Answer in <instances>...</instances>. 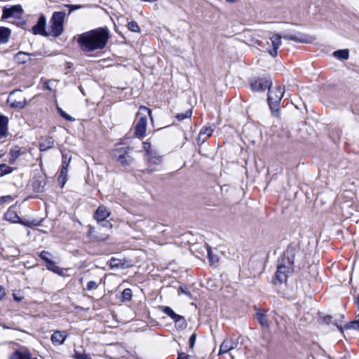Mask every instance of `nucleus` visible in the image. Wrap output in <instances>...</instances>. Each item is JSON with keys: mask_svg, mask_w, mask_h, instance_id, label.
Masks as SVG:
<instances>
[{"mask_svg": "<svg viewBox=\"0 0 359 359\" xmlns=\"http://www.w3.org/2000/svg\"><path fill=\"white\" fill-rule=\"evenodd\" d=\"M54 145V140L52 137H48L42 140L40 143L39 149L41 151H46L52 148Z\"/></svg>", "mask_w": 359, "mask_h": 359, "instance_id": "aec40b11", "label": "nucleus"}, {"mask_svg": "<svg viewBox=\"0 0 359 359\" xmlns=\"http://www.w3.org/2000/svg\"><path fill=\"white\" fill-rule=\"evenodd\" d=\"M128 29L134 32H140V29L139 25L136 22L131 21L128 24Z\"/></svg>", "mask_w": 359, "mask_h": 359, "instance_id": "2f4dec72", "label": "nucleus"}, {"mask_svg": "<svg viewBox=\"0 0 359 359\" xmlns=\"http://www.w3.org/2000/svg\"><path fill=\"white\" fill-rule=\"evenodd\" d=\"M11 172V168L6 164L0 165V177L3 176L5 174L10 173Z\"/></svg>", "mask_w": 359, "mask_h": 359, "instance_id": "473e14b6", "label": "nucleus"}, {"mask_svg": "<svg viewBox=\"0 0 359 359\" xmlns=\"http://www.w3.org/2000/svg\"><path fill=\"white\" fill-rule=\"evenodd\" d=\"M333 55L339 60H347L349 56L348 50L346 49L336 50Z\"/></svg>", "mask_w": 359, "mask_h": 359, "instance_id": "393cba45", "label": "nucleus"}, {"mask_svg": "<svg viewBox=\"0 0 359 359\" xmlns=\"http://www.w3.org/2000/svg\"><path fill=\"white\" fill-rule=\"evenodd\" d=\"M143 149L147 152V156H149V160L152 161L154 158L153 154L151 151V144L149 142H143Z\"/></svg>", "mask_w": 359, "mask_h": 359, "instance_id": "c756f323", "label": "nucleus"}, {"mask_svg": "<svg viewBox=\"0 0 359 359\" xmlns=\"http://www.w3.org/2000/svg\"><path fill=\"white\" fill-rule=\"evenodd\" d=\"M18 223H20L25 226H29L31 225V223L30 222H24V221H22L21 219H20V222H18Z\"/></svg>", "mask_w": 359, "mask_h": 359, "instance_id": "09e8293b", "label": "nucleus"}, {"mask_svg": "<svg viewBox=\"0 0 359 359\" xmlns=\"http://www.w3.org/2000/svg\"><path fill=\"white\" fill-rule=\"evenodd\" d=\"M11 31L9 29L0 27V43H6L10 36Z\"/></svg>", "mask_w": 359, "mask_h": 359, "instance_id": "4be33fe9", "label": "nucleus"}, {"mask_svg": "<svg viewBox=\"0 0 359 359\" xmlns=\"http://www.w3.org/2000/svg\"><path fill=\"white\" fill-rule=\"evenodd\" d=\"M109 39V32L106 28H98L81 34L78 43L86 52L102 49Z\"/></svg>", "mask_w": 359, "mask_h": 359, "instance_id": "f257e3e1", "label": "nucleus"}, {"mask_svg": "<svg viewBox=\"0 0 359 359\" xmlns=\"http://www.w3.org/2000/svg\"><path fill=\"white\" fill-rule=\"evenodd\" d=\"M14 299L17 302H20L22 299V297H18L15 294H13Z\"/></svg>", "mask_w": 359, "mask_h": 359, "instance_id": "8fccbe9b", "label": "nucleus"}, {"mask_svg": "<svg viewBox=\"0 0 359 359\" xmlns=\"http://www.w3.org/2000/svg\"><path fill=\"white\" fill-rule=\"evenodd\" d=\"M66 14L64 11L54 12L50 20L48 36L58 37L64 31V22Z\"/></svg>", "mask_w": 359, "mask_h": 359, "instance_id": "f03ea898", "label": "nucleus"}, {"mask_svg": "<svg viewBox=\"0 0 359 359\" xmlns=\"http://www.w3.org/2000/svg\"><path fill=\"white\" fill-rule=\"evenodd\" d=\"M213 130H214V129L210 126L203 127L201 129V130L200 131V133L198 135V143L205 142L206 139L210 137L212 135Z\"/></svg>", "mask_w": 359, "mask_h": 359, "instance_id": "f3484780", "label": "nucleus"}, {"mask_svg": "<svg viewBox=\"0 0 359 359\" xmlns=\"http://www.w3.org/2000/svg\"><path fill=\"white\" fill-rule=\"evenodd\" d=\"M47 269L55 273H57L60 276H62L64 274V270L62 268L56 266L53 262H50Z\"/></svg>", "mask_w": 359, "mask_h": 359, "instance_id": "bb28decb", "label": "nucleus"}, {"mask_svg": "<svg viewBox=\"0 0 359 359\" xmlns=\"http://www.w3.org/2000/svg\"><path fill=\"white\" fill-rule=\"evenodd\" d=\"M148 114L152 121L151 111L146 107H140L137 116L140 118L135 126V135L139 137H142L145 135L147 120L146 115Z\"/></svg>", "mask_w": 359, "mask_h": 359, "instance_id": "20e7f679", "label": "nucleus"}, {"mask_svg": "<svg viewBox=\"0 0 359 359\" xmlns=\"http://www.w3.org/2000/svg\"><path fill=\"white\" fill-rule=\"evenodd\" d=\"M350 327L359 330V312L355 318V320L351 323Z\"/></svg>", "mask_w": 359, "mask_h": 359, "instance_id": "4c0bfd02", "label": "nucleus"}, {"mask_svg": "<svg viewBox=\"0 0 359 359\" xmlns=\"http://www.w3.org/2000/svg\"><path fill=\"white\" fill-rule=\"evenodd\" d=\"M196 341V334H192L189 338V348L191 349H193L195 345Z\"/></svg>", "mask_w": 359, "mask_h": 359, "instance_id": "a19ab883", "label": "nucleus"}, {"mask_svg": "<svg viewBox=\"0 0 359 359\" xmlns=\"http://www.w3.org/2000/svg\"><path fill=\"white\" fill-rule=\"evenodd\" d=\"M208 257H209V259H210V262L212 263V264H214L215 262H216L217 260V259H215L212 255V252L210 249H208Z\"/></svg>", "mask_w": 359, "mask_h": 359, "instance_id": "49530a36", "label": "nucleus"}, {"mask_svg": "<svg viewBox=\"0 0 359 359\" xmlns=\"http://www.w3.org/2000/svg\"><path fill=\"white\" fill-rule=\"evenodd\" d=\"M8 118L0 114V137L6 136L8 132Z\"/></svg>", "mask_w": 359, "mask_h": 359, "instance_id": "a211bd4d", "label": "nucleus"}, {"mask_svg": "<svg viewBox=\"0 0 359 359\" xmlns=\"http://www.w3.org/2000/svg\"><path fill=\"white\" fill-rule=\"evenodd\" d=\"M161 310L164 313H165L166 315L170 316L173 320L177 319L180 316V315L175 313V311L171 308H170L168 306H161Z\"/></svg>", "mask_w": 359, "mask_h": 359, "instance_id": "a878e982", "label": "nucleus"}, {"mask_svg": "<svg viewBox=\"0 0 359 359\" xmlns=\"http://www.w3.org/2000/svg\"><path fill=\"white\" fill-rule=\"evenodd\" d=\"M4 219L6 221L13 223H18V222H20V219L18 214L12 209H8V211L5 213Z\"/></svg>", "mask_w": 359, "mask_h": 359, "instance_id": "6ab92c4d", "label": "nucleus"}, {"mask_svg": "<svg viewBox=\"0 0 359 359\" xmlns=\"http://www.w3.org/2000/svg\"><path fill=\"white\" fill-rule=\"evenodd\" d=\"M46 18L44 15L41 14L38 20L37 23L32 27V32L34 34H41L48 36V32L46 31Z\"/></svg>", "mask_w": 359, "mask_h": 359, "instance_id": "1a4fd4ad", "label": "nucleus"}, {"mask_svg": "<svg viewBox=\"0 0 359 359\" xmlns=\"http://www.w3.org/2000/svg\"><path fill=\"white\" fill-rule=\"evenodd\" d=\"M256 318L262 327H267L269 326L267 319L263 313H257Z\"/></svg>", "mask_w": 359, "mask_h": 359, "instance_id": "c85d7f7f", "label": "nucleus"}, {"mask_svg": "<svg viewBox=\"0 0 359 359\" xmlns=\"http://www.w3.org/2000/svg\"><path fill=\"white\" fill-rule=\"evenodd\" d=\"M48 255L49 253L48 252L43 251L41 252L40 257L49 264L52 261L48 258Z\"/></svg>", "mask_w": 359, "mask_h": 359, "instance_id": "ea45409f", "label": "nucleus"}, {"mask_svg": "<svg viewBox=\"0 0 359 359\" xmlns=\"http://www.w3.org/2000/svg\"><path fill=\"white\" fill-rule=\"evenodd\" d=\"M238 345V342L232 339H226L220 346L219 355H222L233 350Z\"/></svg>", "mask_w": 359, "mask_h": 359, "instance_id": "f8f14e48", "label": "nucleus"}, {"mask_svg": "<svg viewBox=\"0 0 359 359\" xmlns=\"http://www.w3.org/2000/svg\"><path fill=\"white\" fill-rule=\"evenodd\" d=\"M231 357L232 359H236L235 358L236 356L233 354H232V353H231Z\"/></svg>", "mask_w": 359, "mask_h": 359, "instance_id": "603ef678", "label": "nucleus"}, {"mask_svg": "<svg viewBox=\"0 0 359 359\" xmlns=\"http://www.w3.org/2000/svg\"><path fill=\"white\" fill-rule=\"evenodd\" d=\"M175 325L180 328V329H184L187 327V322L184 319V318L182 316H180L177 319L175 320Z\"/></svg>", "mask_w": 359, "mask_h": 359, "instance_id": "cd10ccee", "label": "nucleus"}, {"mask_svg": "<svg viewBox=\"0 0 359 359\" xmlns=\"http://www.w3.org/2000/svg\"><path fill=\"white\" fill-rule=\"evenodd\" d=\"M5 296V290L0 285V300Z\"/></svg>", "mask_w": 359, "mask_h": 359, "instance_id": "de8ad7c7", "label": "nucleus"}, {"mask_svg": "<svg viewBox=\"0 0 359 359\" xmlns=\"http://www.w3.org/2000/svg\"><path fill=\"white\" fill-rule=\"evenodd\" d=\"M22 154L20 149H12L10 151L11 161H15Z\"/></svg>", "mask_w": 359, "mask_h": 359, "instance_id": "7c9ffc66", "label": "nucleus"}, {"mask_svg": "<svg viewBox=\"0 0 359 359\" xmlns=\"http://www.w3.org/2000/svg\"><path fill=\"white\" fill-rule=\"evenodd\" d=\"M123 299L125 301L130 300L132 297V291L130 289H125L122 292Z\"/></svg>", "mask_w": 359, "mask_h": 359, "instance_id": "f704fd0d", "label": "nucleus"}, {"mask_svg": "<svg viewBox=\"0 0 359 359\" xmlns=\"http://www.w3.org/2000/svg\"><path fill=\"white\" fill-rule=\"evenodd\" d=\"M8 102L11 107L18 109H21L27 104L26 98L20 90L13 91L8 97Z\"/></svg>", "mask_w": 359, "mask_h": 359, "instance_id": "39448f33", "label": "nucleus"}, {"mask_svg": "<svg viewBox=\"0 0 359 359\" xmlns=\"http://www.w3.org/2000/svg\"><path fill=\"white\" fill-rule=\"evenodd\" d=\"M10 359H36L31 358L30 354L27 351H15L10 357Z\"/></svg>", "mask_w": 359, "mask_h": 359, "instance_id": "412c9836", "label": "nucleus"}, {"mask_svg": "<svg viewBox=\"0 0 359 359\" xmlns=\"http://www.w3.org/2000/svg\"><path fill=\"white\" fill-rule=\"evenodd\" d=\"M177 359H194L192 356L186 354L185 353H180Z\"/></svg>", "mask_w": 359, "mask_h": 359, "instance_id": "c03bdc74", "label": "nucleus"}, {"mask_svg": "<svg viewBox=\"0 0 359 359\" xmlns=\"http://www.w3.org/2000/svg\"><path fill=\"white\" fill-rule=\"evenodd\" d=\"M75 359H91L90 357L86 353H80L76 352L74 355Z\"/></svg>", "mask_w": 359, "mask_h": 359, "instance_id": "58836bf2", "label": "nucleus"}, {"mask_svg": "<svg viewBox=\"0 0 359 359\" xmlns=\"http://www.w3.org/2000/svg\"><path fill=\"white\" fill-rule=\"evenodd\" d=\"M12 198L10 196H6L0 198V205H1L4 202H7L8 201H11Z\"/></svg>", "mask_w": 359, "mask_h": 359, "instance_id": "a18cd8bd", "label": "nucleus"}, {"mask_svg": "<svg viewBox=\"0 0 359 359\" xmlns=\"http://www.w3.org/2000/svg\"><path fill=\"white\" fill-rule=\"evenodd\" d=\"M66 158V156H63L62 167L58 179L60 183H61V187H64L67 180V167L69 165L70 159H68L67 161Z\"/></svg>", "mask_w": 359, "mask_h": 359, "instance_id": "4468645a", "label": "nucleus"}, {"mask_svg": "<svg viewBox=\"0 0 359 359\" xmlns=\"http://www.w3.org/2000/svg\"><path fill=\"white\" fill-rule=\"evenodd\" d=\"M110 211L107 207L103 205H100L94 214V218L100 224V222H104L107 218L110 216Z\"/></svg>", "mask_w": 359, "mask_h": 359, "instance_id": "9b49d317", "label": "nucleus"}, {"mask_svg": "<svg viewBox=\"0 0 359 359\" xmlns=\"http://www.w3.org/2000/svg\"><path fill=\"white\" fill-rule=\"evenodd\" d=\"M64 6L69 8V14H70L72 11H74L75 10H78V9H80V8H82L84 7V6H82V5H71V4H65Z\"/></svg>", "mask_w": 359, "mask_h": 359, "instance_id": "e433bc0d", "label": "nucleus"}, {"mask_svg": "<svg viewBox=\"0 0 359 359\" xmlns=\"http://www.w3.org/2000/svg\"><path fill=\"white\" fill-rule=\"evenodd\" d=\"M282 36L275 34L269 38V41L267 42V51L273 57L278 55V49L282 44Z\"/></svg>", "mask_w": 359, "mask_h": 359, "instance_id": "0eeeda50", "label": "nucleus"}, {"mask_svg": "<svg viewBox=\"0 0 359 359\" xmlns=\"http://www.w3.org/2000/svg\"><path fill=\"white\" fill-rule=\"evenodd\" d=\"M191 114L192 111L191 110H187L185 113L178 114L176 117L179 121H182L187 118L191 117Z\"/></svg>", "mask_w": 359, "mask_h": 359, "instance_id": "72a5a7b5", "label": "nucleus"}, {"mask_svg": "<svg viewBox=\"0 0 359 359\" xmlns=\"http://www.w3.org/2000/svg\"><path fill=\"white\" fill-rule=\"evenodd\" d=\"M67 337V334L65 331H55L51 336V341L55 345L62 344Z\"/></svg>", "mask_w": 359, "mask_h": 359, "instance_id": "2eb2a0df", "label": "nucleus"}, {"mask_svg": "<svg viewBox=\"0 0 359 359\" xmlns=\"http://www.w3.org/2000/svg\"><path fill=\"white\" fill-rule=\"evenodd\" d=\"M271 85V81L267 79H258L251 83V87L255 91L264 90L266 88H269Z\"/></svg>", "mask_w": 359, "mask_h": 359, "instance_id": "9d476101", "label": "nucleus"}, {"mask_svg": "<svg viewBox=\"0 0 359 359\" xmlns=\"http://www.w3.org/2000/svg\"><path fill=\"white\" fill-rule=\"evenodd\" d=\"M283 88L279 86L276 90H269L268 102L271 107L273 104L278 103L283 96Z\"/></svg>", "mask_w": 359, "mask_h": 359, "instance_id": "6e6552de", "label": "nucleus"}, {"mask_svg": "<svg viewBox=\"0 0 359 359\" xmlns=\"http://www.w3.org/2000/svg\"><path fill=\"white\" fill-rule=\"evenodd\" d=\"M288 269L284 265L278 266L275 274V283H282L287 280Z\"/></svg>", "mask_w": 359, "mask_h": 359, "instance_id": "ddd939ff", "label": "nucleus"}, {"mask_svg": "<svg viewBox=\"0 0 359 359\" xmlns=\"http://www.w3.org/2000/svg\"><path fill=\"white\" fill-rule=\"evenodd\" d=\"M178 294H186L187 296H188V297H189V299H191V295L190 292H188V291H187V290H186L183 287H182V286H181V287L179 288V290H178Z\"/></svg>", "mask_w": 359, "mask_h": 359, "instance_id": "37998d69", "label": "nucleus"}, {"mask_svg": "<svg viewBox=\"0 0 359 359\" xmlns=\"http://www.w3.org/2000/svg\"><path fill=\"white\" fill-rule=\"evenodd\" d=\"M15 60L18 63L25 64L30 60V57L27 53L19 52L15 55Z\"/></svg>", "mask_w": 359, "mask_h": 359, "instance_id": "b1692460", "label": "nucleus"}, {"mask_svg": "<svg viewBox=\"0 0 359 359\" xmlns=\"http://www.w3.org/2000/svg\"><path fill=\"white\" fill-rule=\"evenodd\" d=\"M127 147L117 146L112 151V156L116 161L123 165L130 163V158L128 155Z\"/></svg>", "mask_w": 359, "mask_h": 359, "instance_id": "423d86ee", "label": "nucleus"}, {"mask_svg": "<svg viewBox=\"0 0 359 359\" xmlns=\"http://www.w3.org/2000/svg\"><path fill=\"white\" fill-rule=\"evenodd\" d=\"M226 1L229 3H234V2H236L238 0H226Z\"/></svg>", "mask_w": 359, "mask_h": 359, "instance_id": "3c124183", "label": "nucleus"}, {"mask_svg": "<svg viewBox=\"0 0 359 359\" xmlns=\"http://www.w3.org/2000/svg\"><path fill=\"white\" fill-rule=\"evenodd\" d=\"M22 8L20 5L13 6L8 8H4L3 11V18H8L15 14L22 13Z\"/></svg>", "mask_w": 359, "mask_h": 359, "instance_id": "dca6fc26", "label": "nucleus"}, {"mask_svg": "<svg viewBox=\"0 0 359 359\" xmlns=\"http://www.w3.org/2000/svg\"><path fill=\"white\" fill-rule=\"evenodd\" d=\"M284 39L292 40L296 42L300 43H308L309 41L306 40V37L304 35H289L285 34L282 36Z\"/></svg>", "mask_w": 359, "mask_h": 359, "instance_id": "5701e85b", "label": "nucleus"}, {"mask_svg": "<svg viewBox=\"0 0 359 359\" xmlns=\"http://www.w3.org/2000/svg\"><path fill=\"white\" fill-rule=\"evenodd\" d=\"M97 287V284L95 281H89L87 284V289L91 290L95 289Z\"/></svg>", "mask_w": 359, "mask_h": 359, "instance_id": "79ce46f5", "label": "nucleus"}, {"mask_svg": "<svg viewBox=\"0 0 359 359\" xmlns=\"http://www.w3.org/2000/svg\"><path fill=\"white\" fill-rule=\"evenodd\" d=\"M112 226V224L109 221H106L103 224H98L97 226L90 228L89 236L97 241H104L109 236Z\"/></svg>", "mask_w": 359, "mask_h": 359, "instance_id": "7ed1b4c3", "label": "nucleus"}, {"mask_svg": "<svg viewBox=\"0 0 359 359\" xmlns=\"http://www.w3.org/2000/svg\"><path fill=\"white\" fill-rule=\"evenodd\" d=\"M57 110H58L60 116H62L64 118H65L68 121H71L74 120V118H72L71 116L66 114L65 111H64L61 108L57 107Z\"/></svg>", "mask_w": 359, "mask_h": 359, "instance_id": "c9c22d12", "label": "nucleus"}]
</instances>
